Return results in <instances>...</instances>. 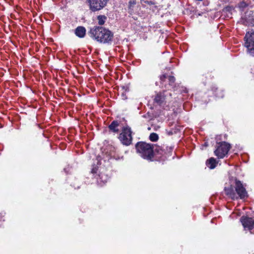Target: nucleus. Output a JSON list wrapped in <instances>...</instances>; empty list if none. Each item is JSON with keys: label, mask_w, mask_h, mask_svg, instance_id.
Here are the masks:
<instances>
[{"label": "nucleus", "mask_w": 254, "mask_h": 254, "mask_svg": "<svg viewBox=\"0 0 254 254\" xmlns=\"http://www.w3.org/2000/svg\"><path fill=\"white\" fill-rule=\"evenodd\" d=\"M224 191L225 194L233 200L239 198L245 199L248 196L245 187L237 179H235L229 187H225Z\"/></svg>", "instance_id": "obj_1"}, {"label": "nucleus", "mask_w": 254, "mask_h": 254, "mask_svg": "<svg viewBox=\"0 0 254 254\" xmlns=\"http://www.w3.org/2000/svg\"><path fill=\"white\" fill-rule=\"evenodd\" d=\"M89 34L91 38L103 44H111L114 37L112 31L102 26H94L90 29Z\"/></svg>", "instance_id": "obj_2"}, {"label": "nucleus", "mask_w": 254, "mask_h": 254, "mask_svg": "<svg viewBox=\"0 0 254 254\" xmlns=\"http://www.w3.org/2000/svg\"><path fill=\"white\" fill-rule=\"evenodd\" d=\"M137 152L144 159L151 160L153 157V146L151 144L140 142L135 145Z\"/></svg>", "instance_id": "obj_3"}, {"label": "nucleus", "mask_w": 254, "mask_h": 254, "mask_svg": "<svg viewBox=\"0 0 254 254\" xmlns=\"http://www.w3.org/2000/svg\"><path fill=\"white\" fill-rule=\"evenodd\" d=\"M119 139L124 145L128 146L131 144L132 136L130 127L128 126L123 127L121 132L119 134Z\"/></svg>", "instance_id": "obj_4"}, {"label": "nucleus", "mask_w": 254, "mask_h": 254, "mask_svg": "<svg viewBox=\"0 0 254 254\" xmlns=\"http://www.w3.org/2000/svg\"><path fill=\"white\" fill-rule=\"evenodd\" d=\"M244 46L250 56H254V31L247 32L244 37Z\"/></svg>", "instance_id": "obj_5"}, {"label": "nucleus", "mask_w": 254, "mask_h": 254, "mask_svg": "<svg viewBox=\"0 0 254 254\" xmlns=\"http://www.w3.org/2000/svg\"><path fill=\"white\" fill-rule=\"evenodd\" d=\"M217 149L214 151L215 155L220 159L223 158L228 153L230 149V145L226 142L218 143Z\"/></svg>", "instance_id": "obj_6"}, {"label": "nucleus", "mask_w": 254, "mask_h": 254, "mask_svg": "<svg viewBox=\"0 0 254 254\" xmlns=\"http://www.w3.org/2000/svg\"><path fill=\"white\" fill-rule=\"evenodd\" d=\"M107 0H87L89 8L92 11H96L103 8L107 3Z\"/></svg>", "instance_id": "obj_7"}, {"label": "nucleus", "mask_w": 254, "mask_h": 254, "mask_svg": "<svg viewBox=\"0 0 254 254\" xmlns=\"http://www.w3.org/2000/svg\"><path fill=\"white\" fill-rule=\"evenodd\" d=\"M241 223L245 229L252 230L254 227V220L252 218L242 216L241 218Z\"/></svg>", "instance_id": "obj_8"}, {"label": "nucleus", "mask_w": 254, "mask_h": 254, "mask_svg": "<svg viewBox=\"0 0 254 254\" xmlns=\"http://www.w3.org/2000/svg\"><path fill=\"white\" fill-rule=\"evenodd\" d=\"M120 122L118 121H113L109 126L108 128L110 131L118 133L120 131Z\"/></svg>", "instance_id": "obj_9"}, {"label": "nucleus", "mask_w": 254, "mask_h": 254, "mask_svg": "<svg viewBox=\"0 0 254 254\" xmlns=\"http://www.w3.org/2000/svg\"><path fill=\"white\" fill-rule=\"evenodd\" d=\"M75 34L79 38H83L86 33V29L84 27L78 26L75 30Z\"/></svg>", "instance_id": "obj_10"}, {"label": "nucleus", "mask_w": 254, "mask_h": 254, "mask_svg": "<svg viewBox=\"0 0 254 254\" xmlns=\"http://www.w3.org/2000/svg\"><path fill=\"white\" fill-rule=\"evenodd\" d=\"M165 100V97L161 93H158L154 99V102L159 105H162L164 103Z\"/></svg>", "instance_id": "obj_11"}, {"label": "nucleus", "mask_w": 254, "mask_h": 254, "mask_svg": "<svg viewBox=\"0 0 254 254\" xmlns=\"http://www.w3.org/2000/svg\"><path fill=\"white\" fill-rule=\"evenodd\" d=\"M217 162L216 160L213 158H210L209 160H208L206 162V165L209 167L210 169H213L215 168L216 166Z\"/></svg>", "instance_id": "obj_12"}, {"label": "nucleus", "mask_w": 254, "mask_h": 254, "mask_svg": "<svg viewBox=\"0 0 254 254\" xmlns=\"http://www.w3.org/2000/svg\"><path fill=\"white\" fill-rule=\"evenodd\" d=\"M243 18L245 20L246 24H250V23L254 24V19L253 16H249V17H248L246 13Z\"/></svg>", "instance_id": "obj_13"}, {"label": "nucleus", "mask_w": 254, "mask_h": 254, "mask_svg": "<svg viewBox=\"0 0 254 254\" xmlns=\"http://www.w3.org/2000/svg\"><path fill=\"white\" fill-rule=\"evenodd\" d=\"M107 19V17L103 15H100L97 16V20L98 24L100 25H103Z\"/></svg>", "instance_id": "obj_14"}, {"label": "nucleus", "mask_w": 254, "mask_h": 254, "mask_svg": "<svg viewBox=\"0 0 254 254\" xmlns=\"http://www.w3.org/2000/svg\"><path fill=\"white\" fill-rule=\"evenodd\" d=\"M149 139L152 141H156L158 139V135L156 133H151L149 136Z\"/></svg>", "instance_id": "obj_15"}, {"label": "nucleus", "mask_w": 254, "mask_h": 254, "mask_svg": "<svg viewBox=\"0 0 254 254\" xmlns=\"http://www.w3.org/2000/svg\"><path fill=\"white\" fill-rule=\"evenodd\" d=\"M248 4L242 1L238 4V7L240 8V10L243 11L244 9L248 6Z\"/></svg>", "instance_id": "obj_16"}, {"label": "nucleus", "mask_w": 254, "mask_h": 254, "mask_svg": "<svg viewBox=\"0 0 254 254\" xmlns=\"http://www.w3.org/2000/svg\"><path fill=\"white\" fill-rule=\"evenodd\" d=\"M167 77L168 78L170 85L174 86L175 82V77L173 76H169Z\"/></svg>", "instance_id": "obj_17"}, {"label": "nucleus", "mask_w": 254, "mask_h": 254, "mask_svg": "<svg viewBox=\"0 0 254 254\" xmlns=\"http://www.w3.org/2000/svg\"><path fill=\"white\" fill-rule=\"evenodd\" d=\"M129 7L130 8L133 5L135 4L136 2L134 0H130L129 2Z\"/></svg>", "instance_id": "obj_18"}, {"label": "nucleus", "mask_w": 254, "mask_h": 254, "mask_svg": "<svg viewBox=\"0 0 254 254\" xmlns=\"http://www.w3.org/2000/svg\"><path fill=\"white\" fill-rule=\"evenodd\" d=\"M167 78V76L166 74L162 75L160 76V80L162 81H164L165 78Z\"/></svg>", "instance_id": "obj_19"}, {"label": "nucleus", "mask_w": 254, "mask_h": 254, "mask_svg": "<svg viewBox=\"0 0 254 254\" xmlns=\"http://www.w3.org/2000/svg\"><path fill=\"white\" fill-rule=\"evenodd\" d=\"M92 172L93 173H95L96 172H95V170L93 169L92 170Z\"/></svg>", "instance_id": "obj_20"}, {"label": "nucleus", "mask_w": 254, "mask_h": 254, "mask_svg": "<svg viewBox=\"0 0 254 254\" xmlns=\"http://www.w3.org/2000/svg\"><path fill=\"white\" fill-rule=\"evenodd\" d=\"M147 3L149 4H152V2L151 1H147Z\"/></svg>", "instance_id": "obj_21"}]
</instances>
